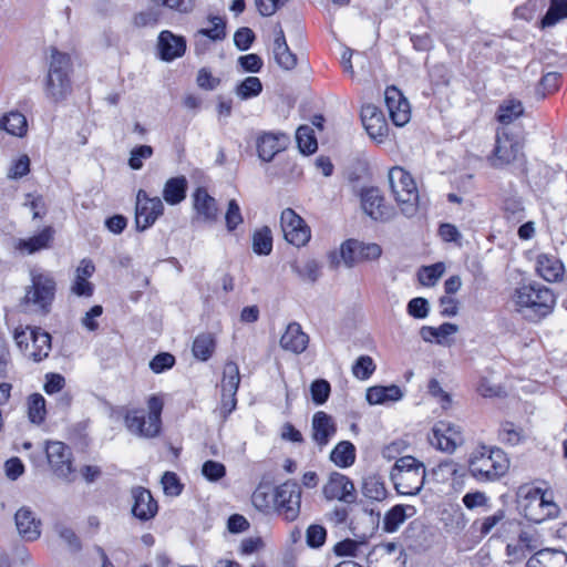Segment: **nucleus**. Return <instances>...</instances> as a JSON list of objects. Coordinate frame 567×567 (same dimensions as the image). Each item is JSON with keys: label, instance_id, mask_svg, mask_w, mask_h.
Returning <instances> with one entry per match:
<instances>
[{"label": "nucleus", "instance_id": "f257e3e1", "mask_svg": "<svg viewBox=\"0 0 567 567\" xmlns=\"http://www.w3.org/2000/svg\"><path fill=\"white\" fill-rule=\"evenodd\" d=\"M525 115L523 101L512 94L498 103V163L509 164L518 158L523 148V125Z\"/></svg>", "mask_w": 567, "mask_h": 567}, {"label": "nucleus", "instance_id": "f03ea898", "mask_svg": "<svg viewBox=\"0 0 567 567\" xmlns=\"http://www.w3.org/2000/svg\"><path fill=\"white\" fill-rule=\"evenodd\" d=\"M511 301L525 319L538 322L554 311L556 297L548 287L530 282L515 288Z\"/></svg>", "mask_w": 567, "mask_h": 567}, {"label": "nucleus", "instance_id": "7ed1b4c3", "mask_svg": "<svg viewBox=\"0 0 567 567\" xmlns=\"http://www.w3.org/2000/svg\"><path fill=\"white\" fill-rule=\"evenodd\" d=\"M516 507L527 520L540 524L558 517L560 508L554 499L553 492L535 483H525L516 491Z\"/></svg>", "mask_w": 567, "mask_h": 567}, {"label": "nucleus", "instance_id": "20e7f679", "mask_svg": "<svg viewBox=\"0 0 567 567\" xmlns=\"http://www.w3.org/2000/svg\"><path fill=\"white\" fill-rule=\"evenodd\" d=\"M71 71L72 62L70 55L60 52L56 48H51L49 69L44 81L47 99L53 103L66 100L72 92Z\"/></svg>", "mask_w": 567, "mask_h": 567}, {"label": "nucleus", "instance_id": "39448f33", "mask_svg": "<svg viewBox=\"0 0 567 567\" xmlns=\"http://www.w3.org/2000/svg\"><path fill=\"white\" fill-rule=\"evenodd\" d=\"M31 285L27 287L20 306L24 311L48 315L55 298L56 282L47 271L31 270Z\"/></svg>", "mask_w": 567, "mask_h": 567}, {"label": "nucleus", "instance_id": "423d86ee", "mask_svg": "<svg viewBox=\"0 0 567 567\" xmlns=\"http://www.w3.org/2000/svg\"><path fill=\"white\" fill-rule=\"evenodd\" d=\"M163 400L152 395L147 401V413L141 409L126 410L124 423L130 433L138 437L153 439L159 435L162 427Z\"/></svg>", "mask_w": 567, "mask_h": 567}, {"label": "nucleus", "instance_id": "0eeeda50", "mask_svg": "<svg viewBox=\"0 0 567 567\" xmlns=\"http://www.w3.org/2000/svg\"><path fill=\"white\" fill-rule=\"evenodd\" d=\"M390 477L399 494L416 495L425 483V466L411 455L402 456L395 461Z\"/></svg>", "mask_w": 567, "mask_h": 567}, {"label": "nucleus", "instance_id": "6e6552de", "mask_svg": "<svg viewBox=\"0 0 567 567\" xmlns=\"http://www.w3.org/2000/svg\"><path fill=\"white\" fill-rule=\"evenodd\" d=\"M392 194L403 215L412 217L417 212L419 192L412 176L402 167H392L389 172Z\"/></svg>", "mask_w": 567, "mask_h": 567}, {"label": "nucleus", "instance_id": "1a4fd4ad", "mask_svg": "<svg viewBox=\"0 0 567 567\" xmlns=\"http://www.w3.org/2000/svg\"><path fill=\"white\" fill-rule=\"evenodd\" d=\"M301 487L296 481H287L275 488L274 511L286 522H295L300 515Z\"/></svg>", "mask_w": 567, "mask_h": 567}, {"label": "nucleus", "instance_id": "9d476101", "mask_svg": "<svg viewBox=\"0 0 567 567\" xmlns=\"http://www.w3.org/2000/svg\"><path fill=\"white\" fill-rule=\"evenodd\" d=\"M163 213L164 204L159 197H150L145 190H138L135 206V228L137 231H144L153 226Z\"/></svg>", "mask_w": 567, "mask_h": 567}, {"label": "nucleus", "instance_id": "9b49d317", "mask_svg": "<svg viewBox=\"0 0 567 567\" xmlns=\"http://www.w3.org/2000/svg\"><path fill=\"white\" fill-rule=\"evenodd\" d=\"M341 258L349 268L363 262L380 258L382 248L374 243L365 244L357 239L346 240L340 248Z\"/></svg>", "mask_w": 567, "mask_h": 567}, {"label": "nucleus", "instance_id": "f8f14e48", "mask_svg": "<svg viewBox=\"0 0 567 567\" xmlns=\"http://www.w3.org/2000/svg\"><path fill=\"white\" fill-rule=\"evenodd\" d=\"M48 462L58 477L71 481L73 473L72 452L63 442H47L44 446Z\"/></svg>", "mask_w": 567, "mask_h": 567}, {"label": "nucleus", "instance_id": "ddd939ff", "mask_svg": "<svg viewBox=\"0 0 567 567\" xmlns=\"http://www.w3.org/2000/svg\"><path fill=\"white\" fill-rule=\"evenodd\" d=\"M280 224L284 231L285 239L297 246L306 245L310 237V228L306 225L305 220L296 214L291 208L282 210L280 216Z\"/></svg>", "mask_w": 567, "mask_h": 567}, {"label": "nucleus", "instance_id": "4468645a", "mask_svg": "<svg viewBox=\"0 0 567 567\" xmlns=\"http://www.w3.org/2000/svg\"><path fill=\"white\" fill-rule=\"evenodd\" d=\"M493 449L481 445L475 450L468 461L471 474L478 481H494L496 477V462L493 460Z\"/></svg>", "mask_w": 567, "mask_h": 567}, {"label": "nucleus", "instance_id": "2eb2a0df", "mask_svg": "<svg viewBox=\"0 0 567 567\" xmlns=\"http://www.w3.org/2000/svg\"><path fill=\"white\" fill-rule=\"evenodd\" d=\"M323 495L327 499H338L346 504H352L357 499L353 482L338 472L329 476L327 484L323 486Z\"/></svg>", "mask_w": 567, "mask_h": 567}, {"label": "nucleus", "instance_id": "dca6fc26", "mask_svg": "<svg viewBox=\"0 0 567 567\" xmlns=\"http://www.w3.org/2000/svg\"><path fill=\"white\" fill-rule=\"evenodd\" d=\"M361 206L367 215L377 221H388L394 216L392 207L384 204L378 188H367L361 193Z\"/></svg>", "mask_w": 567, "mask_h": 567}, {"label": "nucleus", "instance_id": "f3484780", "mask_svg": "<svg viewBox=\"0 0 567 567\" xmlns=\"http://www.w3.org/2000/svg\"><path fill=\"white\" fill-rule=\"evenodd\" d=\"M385 104L394 125L403 126L411 117V110L408 100L395 86H389L384 93Z\"/></svg>", "mask_w": 567, "mask_h": 567}, {"label": "nucleus", "instance_id": "a211bd4d", "mask_svg": "<svg viewBox=\"0 0 567 567\" xmlns=\"http://www.w3.org/2000/svg\"><path fill=\"white\" fill-rule=\"evenodd\" d=\"M14 523L23 540L35 542L40 538L42 522L30 507H20L14 515Z\"/></svg>", "mask_w": 567, "mask_h": 567}, {"label": "nucleus", "instance_id": "6ab92c4d", "mask_svg": "<svg viewBox=\"0 0 567 567\" xmlns=\"http://www.w3.org/2000/svg\"><path fill=\"white\" fill-rule=\"evenodd\" d=\"M361 121L369 136L379 143L388 135V123L377 106L372 104L362 106Z\"/></svg>", "mask_w": 567, "mask_h": 567}, {"label": "nucleus", "instance_id": "aec40b11", "mask_svg": "<svg viewBox=\"0 0 567 567\" xmlns=\"http://www.w3.org/2000/svg\"><path fill=\"white\" fill-rule=\"evenodd\" d=\"M193 197L194 209L196 212L194 220L203 221L209 225L214 224L218 217L216 199L212 197L203 187L197 188Z\"/></svg>", "mask_w": 567, "mask_h": 567}, {"label": "nucleus", "instance_id": "412c9836", "mask_svg": "<svg viewBox=\"0 0 567 567\" xmlns=\"http://www.w3.org/2000/svg\"><path fill=\"white\" fill-rule=\"evenodd\" d=\"M288 137L282 133H262L256 142L258 157L264 162H270L286 148Z\"/></svg>", "mask_w": 567, "mask_h": 567}, {"label": "nucleus", "instance_id": "4be33fe9", "mask_svg": "<svg viewBox=\"0 0 567 567\" xmlns=\"http://www.w3.org/2000/svg\"><path fill=\"white\" fill-rule=\"evenodd\" d=\"M312 440L322 449L337 432V424L332 416L323 411H318L311 422Z\"/></svg>", "mask_w": 567, "mask_h": 567}, {"label": "nucleus", "instance_id": "5701e85b", "mask_svg": "<svg viewBox=\"0 0 567 567\" xmlns=\"http://www.w3.org/2000/svg\"><path fill=\"white\" fill-rule=\"evenodd\" d=\"M132 495L134 499L132 513L136 518L148 520L156 515L158 505L148 489L136 487L133 488Z\"/></svg>", "mask_w": 567, "mask_h": 567}, {"label": "nucleus", "instance_id": "b1692460", "mask_svg": "<svg viewBox=\"0 0 567 567\" xmlns=\"http://www.w3.org/2000/svg\"><path fill=\"white\" fill-rule=\"evenodd\" d=\"M161 58L164 61H172L182 56L186 50V41L183 37L175 35L171 31H162L158 37Z\"/></svg>", "mask_w": 567, "mask_h": 567}, {"label": "nucleus", "instance_id": "393cba45", "mask_svg": "<svg viewBox=\"0 0 567 567\" xmlns=\"http://www.w3.org/2000/svg\"><path fill=\"white\" fill-rule=\"evenodd\" d=\"M537 548L536 539L527 532H520L518 538L506 546L507 563L522 561L526 555Z\"/></svg>", "mask_w": 567, "mask_h": 567}, {"label": "nucleus", "instance_id": "a878e982", "mask_svg": "<svg viewBox=\"0 0 567 567\" xmlns=\"http://www.w3.org/2000/svg\"><path fill=\"white\" fill-rule=\"evenodd\" d=\"M54 229L51 226L43 228L38 235L27 239H19L14 248L23 254L32 255L50 247L54 238Z\"/></svg>", "mask_w": 567, "mask_h": 567}, {"label": "nucleus", "instance_id": "bb28decb", "mask_svg": "<svg viewBox=\"0 0 567 567\" xmlns=\"http://www.w3.org/2000/svg\"><path fill=\"white\" fill-rule=\"evenodd\" d=\"M308 343V334L302 331L301 326L297 322L289 323L280 338L281 348L293 353L303 352Z\"/></svg>", "mask_w": 567, "mask_h": 567}, {"label": "nucleus", "instance_id": "cd10ccee", "mask_svg": "<svg viewBox=\"0 0 567 567\" xmlns=\"http://www.w3.org/2000/svg\"><path fill=\"white\" fill-rule=\"evenodd\" d=\"M95 271V266L90 259H82L79 267L76 268L75 279L71 287V290L76 296L91 297L93 295L94 287L87 281Z\"/></svg>", "mask_w": 567, "mask_h": 567}, {"label": "nucleus", "instance_id": "c85d7f7f", "mask_svg": "<svg viewBox=\"0 0 567 567\" xmlns=\"http://www.w3.org/2000/svg\"><path fill=\"white\" fill-rule=\"evenodd\" d=\"M30 339L32 341L27 357L32 359L34 362H40L49 357L52 349L51 336L41 328H33L30 332Z\"/></svg>", "mask_w": 567, "mask_h": 567}, {"label": "nucleus", "instance_id": "c756f323", "mask_svg": "<svg viewBox=\"0 0 567 567\" xmlns=\"http://www.w3.org/2000/svg\"><path fill=\"white\" fill-rule=\"evenodd\" d=\"M272 52L276 63L281 69L290 71L297 65V56L290 51L285 33L280 27L276 32Z\"/></svg>", "mask_w": 567, "mask_h": 567}, {"label": "nucleus", "instance_id": "7c9ffc66", "mask_svg": "<svg viewBox=\"0 0 567 567\" xmlns=\"http://www.w3.org/2000/svg\"><path fill=\"white\" fill-rule=\"evenodd\" d=\"M403 398L402 390L395 385L391 384L388 386L383 385H374L367 390L365 399L371 405L377 404H389L393 402H398Z\"/></svg>", "mask_w": 567, "mask_h": 567}, {"label": "nucleus", "instance_id": "2f4dec72", "mask_svg": "<svg viewBox=\"0 0 567 567\" xmlns=\"http://www.w3.org/2000/svg\"><path fill=\"white\" fill-rule=\"evenodd\" d=\"M536 271L544 280L554 282L561 278L564 266L557 258L542 254L536 260Z\"/></svg>", "mask_w": 567, "mask_h": 567}, {"label": "nucleus", "instance_id": "473e14b6", "mask_svg": "<svg viewBox=\"0 0 567 567\" xmlns=\"http://www.w3.org/2000/svg\"><path fill=\"white\" fill-rule=\"evenodd\" d=\"M443 432H446L447 434L446 443H443L441 440H439V450L452 453L456 450L457 446L463 444L464 440L460 426L451 423L440 422L437 425H435V435L441 436L443 435Z\"/></svg>", "mask_w": 567, "mask_h": 567}, {"label": "nucleus", "instance_id": "72a5a7b5", "mask_svg": "<svg viewBox=\"0 0 567 567\" xmlns=\"http://www.w3.org/2000/svg\"><path fill=\"white\" fill-rule=\"evenodd\" d=\"M416 513L412 505H395L389 512H386L383 518V529L386 533H393L398 530L408 517L413 516Z\"/></svg>", "mask_w": 567, "mask_h": 567}, {"label": "nucleus", "instance_id": "f704fd0d", "mask_svg": "<svg viewBox=\"0 0 567 567\" xmlns=\"http://www.w3.org/2000/svg\"><path fill=\"white\" fill-rule=\"evenodd\" d=\"M187 179L185 176L169 178L163 189V198L169 205H177L186 197Z\"/></svg>", "mask_w": 567, "mask_h": 567}, {"label": "nucleus", "instance_id": "c9c22d12", "mask_svg": "<svg viewBox=\"0 0 567 567\" xmlns=\"http://www.w3.org/2000/svg\"><path fill=\"white\" fill-rule=\"evenodd\" d=\"M381 553V564L388 565L393 560V567H405L408 555L404 548L398 543H385L378 546Z\"/></svg>", "mask_w": 567, "mask_h": 567}, {"label": "nucleus", "instance_id": "e433bc0d", "mask_svg": "<svg viewBox=\"0 0 567 567\" xmlns=\"http://www.w3.org/2000/svg\"><path fill=\"white\" fill-rule=\"evenodd\" d=\"M209 21L213 24L212 28H203L195 33V48L197 51H200L199 44L204 38H208L212 41H221L226 37V22L223 18L210 17Z\"/></svg>", "mask_w": 567, "mask_h": 567}, {"label": "nucleus", "instance_id": "4c0bfd02", "mask_svg": "<svg viewBox=\"0 0 567 567\" xmlns=\"http://www.w3.org/2000/svg\"><path fill=\"white\" fill-rule=\"evenodd\" d=\"M543 564L545 567H567V554L560 550L542 549L532 556V566Z\"/></svg>", "mask_w": 567, "mask_h": 567}, {"label": "nucleus", "instance_id": "58836bf2", "mask_svg": "<svg viewBox=\"0 0 567 567\" xmlns=\"http://www.w3.org/2000/svg\"><path fill=\"white\" fill-rule=\"evenodd\" d=\"M0 128L11 135L21 137L28 130L27 118L22 113L12 111L0 118Z\"/></svg>", "mask_w": 567, "mask_h": 567}, {"label": "nucleus", "instance_id": "ea45409f", "mask_svg": "<svg viewBox=\"0 0 567 567\" xmlns=\"http://www.w3.org/2000/svg\"><path fill=\"white\" fill-rule=\"evenodd\" d=\"M330 460L339 467H349L355 461V447L349 441H341L331 451Z\"/></svg>", "mask_w": 567, "mask_h": 567}, {"label": "nucleus", "instance_id": "a19ab883", "mask_svg": "<svg viewBox=\"0 0 567 567\" xmlns=\"http://www.w3.org/2000/svg\"><path fill=\"white\" fill-rule=\"evenodd\" d=\"M215 347L214 336L209 332H204L195 338L192 350L195 358L207 361L213 355Z\"/></svg>", "mask_w": 567, "mask_h": 567}, {"label": "nucleus", "instance_id": "79ce46f5", "mask_svg": "<svg viewBox=\"0 0 567 567\" xmlns=\"http://www.w3.org/2000/svg\"><path fill=\"white\" fill-rule=\"evenodd\" d=\"M240 383L239 368L237 363L229 361L224 365L221 392L236 395Z\"/></svg>", "mask_w": 567, "mask_h": 567}, {"label": "nucleus", "instance_id": "37998d69", "mask_svg": "<svg viewBox=\"0 0 567 567\" xmlns=\"http://www.w3.org/2000/svg\"><path fill=\"white\" fill-rule=\"evenodd\" d=\"M362 494L370 499L381 502L386 497V488L380 476L370 475L363 480Z\"/></svg>", "mask_w": 567, "mask_h": 567}, {"label": "nucleus", "instance_id": "c03bdc74", "mask_svg": "<svg viewBox=\"0 0 567 567\" xmlns=\"http://www.w3.org/2000/svg\"><path fill=\"white\" fill-rule=\"evenodd\" d=\"M567 19V0H550L548 10L542 19V27H553Z\"/></svg>", "mask_w": 567, "mask_h": 567}, {"label": "nucleus", "instance_id": "a18cd8bd", "mask_svg": "<svg viewBox=\"0 0 567 567\" xmlns=\"http://www.w3.org/2000/svg\"><path fill=\"white\" fill-rule=\"evenodd\" d=\"M457 330L458 328L456 324L445 322L437 328L424 326L421 328L420 334L426 342H431L433 339H435L437 343H441L442 339L457 332Z\"/></svg>", "mask_w": 567, "mask_h": 567}, {"label": "nucleus", "instance_id": "49530a36", "mask_svg": "<svg viewBox=\"0 0 567 567\" xmlns=\"http://www.w3.org/2000/svg\"><path fill=\"white\" fill-rule=\"evenodd\" d=\"M252 250L257 255H269L272 250V236L268 227L256 230L252 236Z\"/></svg>", "mask_w": 567, "mask_h": 567}, {"label": "nucleus", "instance_id": "de8ad7c7", "mask_svg": "<svg viewBox=\"0 0 567 567\" xmlns=\"http://www.w3.org/2000/svg\"><path fill=\"white\" fill-rule=\"evenodd\" d=\"M296 138L300 151L303 154H312L318 148L313 130L308 125L300 126L296 132Z\"/></svg>", "mask_w": 567, "mask_h": 567}, {"label": "nucleus", "instance_id": "09e8293b", "mask_svg": "<svg viewBox=\"0 0 567 567\" xmlns=\"http://www.w3.org/2000/svg\"><path fill=\"white\" fill-rule=\"evenodd\" d=\"M235 91L241 100H248L261 93L262 83L256 76H248L236 86Z\"/></svg>", "mask_w": 567, "mask_h": 567}, {"label": "nucleus", "instance_id": "8fccbe9b", "mask_svg": "<svg viewBox=\"0 0 567 567\" xmlns=\"http://www.w3.org/2000/svg\"><path fill=\"white\" fill-rule=\"evenodd\" d=\"M445 271L444 264L436 262L431 266L422 267L419 271V281L423 286H434Z\"/></svg>", "mask_w": 567, "mask_h": 567}, {"label": "nucleus", "instance_id": "3c124183", "mask_svg": "<svg viewBox=\"0 0 567 567\" xmlns=\"http://www.w3.org/2000/svg\"><path fill=\"white\" fill-rule=\"evenodd\" d=\"M29 417L33 423H41L45 416V400L39 394H31L28 399Z\"/></svg>", "mask_w": 567, "mask_h": 567}, {"label": "nucleus", "instance_id": "603ef678", "mask_svg": "<svg viewBox=\"0 0 567 567\" xmlns=\"http://www.w3.org/2000/svg\"><path fill=\"white\" fill-rule=\"evenodd\" d=\"M251 502L255 508L268 514L275 506V492L268 493L265 488L258 487L251 495Z\"/></svg>", "mask_w": 567, "mask_h": 567}, {"label": "nucleus", "instance_id": "864d4df0", "mask_svg": "<svg viewBox=\"0 0 567 567\" xmlns=\"http://www.w3.org/2000/svg\"><path fill=\"white\" fill-rule=\"evenodd\" d=\"M163 11L158 7L148 8L134 17L136 27H154L162 19Z\"/></svg>", "mask_w": 567, "mask_h": 567}, {"label": "nucleus", "instance_id": "5fc2aeb1", "mask_svg": "<svg viewBox=\"0 0 567 567\" xmlns=\"http://www.w3.org/2000/svg\"><path fill=\"white\" fill-rule=\"evenodd\" d=\"M375 370L373 359L369 355H361L352 367V373L360 380L369 379Z\"/></svg>", "mask_w": 567, "mask_h": 567}, {"label": "nucleus", "instance_id": "6e6d98bb", "mask_svg": "<svg viewBox=\"0 0 567 567\" xmlns=\"http://www.w3.org/2000/svg\"><path fill=\"white\" fill-rule=\"evenodd\" d=\"M560 74L557 72H548L540 79L539 85L536 90L537 96L540 99L546 97L558 89Z\"/></svg>", "mask_w": 567, "mask_h": 567}, {"label": "nucleus", "instance_id": "4d7b16f0", "mask_svg": "<svg viewBox=\"0 0 567 567\" xmlns=\"http://www.w3.org/2000/svg\"><path fill=\"white\" fill-rule=\"evenodd\" d=\"M310 392L312 401L317 405H321L329 399L331 392L330 383L324 379L315 380L310 385Z\"/></svg>", "mask_w": 567, "mask_h": 567}, {"label": "nucleus", "instance_id": "13d9d810", "mask_svg": "<svg viewBox=\"0 0 567 567\" xmlns=\"http://www.w3.org/2000/svg\"><path fill=\"white\" fill-rule=\"evenodd\" d=\"M292 269L296 274H298L302 279L315 282L318 280L320 276V267L319 264L313 260H307L303 265H293Z\"/></svg>", "mask_w": 567, "mask_h": 567}, {"label": "nucleus", "instance_id": "bf43d9fd", "mask_svg": "<svg viewBox=\"0 0 567 567\" xmlns=\"http://www.w3.org/2000/svg\"><path fill=\"white\" fill-rule=\"evenodd\" d=\"M408 313L415 319H424L429 316L430 305L425 298L416 297L409 301L406 306Z\"/></svg>", "mask_w": 567, "mask_h": 567}, {"label": "nucleus", "instance_id": "052dcab7", "mask_svg": "<svg viewBox=\"0 0 567 567\" xmlns=\"http://www.w3.org/2000/svg\"><path fill=\"white\" fill-rule=\"evenodd\" d=\"M457 464L452 460L441 462L436 467L432 470V474L437 482H445L450 477L457 475Z\"/></svg>", "mask_w": 567, "mask_h": 567}, {"label": "nucleus", "instance_id": "680f3d73", "mask_svg": "<svg viewBox=\"0 0 567 567\" xmlns=\"http://www.w3.org/2000/svg\"><path fill=\"white\" fill-rule=\"evenodd\" d=\"M153 155V148L150 145H140L132 150L128 159V165L132 169H141L143 167V159H147Z\"/></svg>", "mask_w": 567, "mask_h": 567}, {"label": "nucleus", "instance_id": "e2e57ef3", "mask_svg": "<svg viewBox=\"0 0 567 567\" xmlns=\"http://www.w3.org/2000/svg\"><path fill=\"white\" fill-rule=\"evenodd\" d=\"M175 357L168 352H161L150 361V369L154 373H162L175 364Z\"/></svg>", "mask_w": 567, "mask_h": 567}, {"label": "nucleus", "instance_id": "0e129e2a", "mask_svg": "<svg viewBox=\"0 0 567 567\" xmlns=\"http://www.w3.org/2000/svg\"><path fill=\"white\" fill-rule=\"evenodd\" d=\"M326 537H327V530L321 525L313 524L307 528V533H306L307 544H308V546H310L312 548L321 547L326 542Z\"/></svg>", "mask_w": 567, "mask_h": 567}, {"label": "nucleus", "instance_id": "69168bd1", "mask_svg": "<svg viewBox=\"0 0 567 567\" xmlns=\"http://www.w3.org/2000/svg\"><path fill=\"white\" fill-rule=\"evenodd\" d=\"M162 484L165 494L169 496H178L183 491V484L174 472H165Z\"/></svg>", "mask_w": 567, "mask_h": 567}, {"label": "nucleus", "instance_id": "338daca9", "mask_svg": "<svg viewBox=\"0 0 567 567\" xmlns=\"http://www.w3.org/2000/svg\"><path fill=\"white\" fill-rule=\"evenodd\" d=\"M255 40V33L250 28H239L234 34V43L240 51L248 50Z\"/></svg>", "mask_w": 567, "mask_h": 567}, {"label": "nucleus", "instance_id": "774afa93", "mask_svg": "<svg viewBox=\"0 0 567 567\" xmlns=\"http://www.w3.org/2000/svg\"><path fill=\"white\" fill-rule=\"evenodd\" d=\"M196 83L203 90L213 91L220 84V79L215 78L209 69L202 68L197 73Z\"/></svg>", "mask_w": 567, "mask_h": 567}]
</instances>
